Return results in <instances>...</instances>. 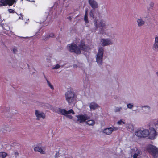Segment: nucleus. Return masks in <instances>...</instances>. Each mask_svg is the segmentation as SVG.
<instances>
[{
  "instance_id": "obj_21",
  "label": "nucleus",
  "mask_w": 158,
  "mask_h": 158,
  "mask_svg": "<svg viewBox=\"0 0 158 158\" xmlns=\"http://www.w3.org/2000/svg\"><path fill=\"white\" fill-rule=\"evenodd\" d=\"M15 2V0H6V6H12Z\"/></svg>"
},
{
  "instance_id": "obj_41",
  "label": "nucleus",
  "mask_w": 158,
  "mask_h": 158,
  "mask_svg": "<svg viewBox=\"0 0 158 158\" xmlns=\"http://www.w3.org/2000/svg\"><path fill=\"white\" fill-rule=\"evenodd\" d=\"M8 11L10 13H14L15 12L14 10L11 9H9L8 10Z\"/></svg>"
},
{
  "instance_id": "obj_32",
  "label": "nucleus",
  "mask_w": 158,
  "mask_h": 158,
  "mask_svg": "<svg viewBox=\"0 0 158 158\" xmlns=\"http://www.w3.org/2000/svg\"><path fill=\"white\" fill-rule=\"evenodd\" d=\"M133 106V104L131 103H129L127 105V108L130 109H132Z\"/></svg>"
},
{
  "instance_id": "obj_13",
  "label": "nucleus",
  "mask_w": 158,
  "mask_h": 158,
  "mask_svg": "<svg viewBox=\"0 0 158 158\" xmlns=\"http://www.w3.org/2000/svg\"><path fill=\"white\" fill-rule=\"evenodd\" d=\"M56 112L59 114H62L64 115H66V110L64 109H61L60 108H59L56 109Z\"/></svg>"
},
{
  "instance_id": "obj_10",
  "label": "nucleus",
  "mask_w": 158,
  "mask_h": 158,
  "mask_svg": "<svg viewBox=\"0 0 158 158\" xmlns=\"http://www.w3.org/2000/svg\"><path fill=\"white\" fill-rule=\"evenodd\" d=\"M90 118V117L86 114L80 115V123L84 122L86 120H88Z\"/></svg>"
},
{
  "instance_id": "obj_17",
  "label": "nucleus",
  "mask_w": 158,
  "mask_h": 158,
  "mask_svg": "<svg viewBox=\"0 0 158 158\" xmlns=\"http://www.w3.org/2000/svg\"><path fill=\"white\" fill-rule=\"evenodd\" d=\"M34 150L36 152H38L41 154H44L45 152L43 151L41 147H36L34 148Z\"/></svg>"
},
{
  "instance_id": "obj_20",
  "label": "nucleus",
  "mask_w": 158,
  "mask_h": 158,
  "mask_svg": "<svg viewBox=\"0 0 158 158\" xmlns=\"http://www.w3.org/2000/svg\"><path fill=\"white\" fill-rule=\"evenodd\" d=\"M151 124L153 126H155L156 127V130L157 131H158V120L153 121L151 122Z\"/></svg>"
},
{
  "instance_id": "obj_42",
  "label": "nucleus",
  "mask_w": 158,
  "mask_h": 158,
  "mask_svg": "<svg viewBox=\"0 0 158 158\" xmlns=\"http://www.w3.org/2000/svg\"><path fill=\"white\" fill-rule=\"evenodd\" d=\"M4 130H6V131H10L9 128L8 127H5V129H4V130H2V131H4Z\"/></svg>"
},
{
  "instance_id": "obj_19",
  "label": "nucleus",
  "mask_w": 158,
  "mask_h": 158,
  "mask_svg": "<svg viewBox=\"0 0 158 158\" xmlns=\"http://www.w3.org/2000/svg\"><path fill=\"white\" fill-rule=\"evenodd\" d=\"M142 110L145 112L149 111L150 110V108L148 106H142Z\"/></svg>"
},
{
  "instance_id": "obj_14",
  "label": "nucleus",
  "mask_w": 158,
  "mask_h": 158,
  "mask_svg": "<svg viewBox=\"0 0 158 158\" xmlns=\"http://www.w3.org/2000/svg\"><path fill=\"white\" fill-rule=\"evenodd\" d=\"M89 107L90 109L94 110L96 108L99 107V106L97 104L93 102L90 104Z\"/></svg>"
},
{
  "instance_id": "obj_47",
  "label": "nucleus",
  "mask_w": 158,
  "mask_h": 158,
  "mask_svg": "<svg viewBox=\"0 0 158 158\" xmlns=\"http://www.w3.org/2000/svg\"><path fill=\"white\" fill-rule=\"evenodd\" d=\"M156 74L157 76L158 77V72H156Z\"/></svg>"
},
{
  "instance_id": "obj_39",
  "label": "nucleus",
  "mask_w": 158,
  "mask_h": 158,
  "mask_svg": "<svg viewBox=\"0 0 158 158\" xmlns=\"http://www.w3.org/2000/svg\"><path fill=\"white\" fill-rule=\"evenodd\" d=\"M59 152H57L55 155V158H58V157L59 156Z\"/></svg>"
},
{
  "instance_id": "obj_6",
  "label": "nucleus",
  "mask_w": 158,
  "mask_h": 158,
  "mask_svg": "<svg viewBox=\"0 0 158 158\" xmlns=\"http://www.w3.org/2000/svg\"><path fill=\"white\" fill-rule=\"evenodd\" d=\"M101 45L102 46H105L112 45L113 44V42L110 39L102 38L100 41Z\"/></svg>"
},
{
  "instance_id": "obj_28",
  "label": "nucleus",
  "mask_w": 158,
  "mask_h": 158,
  "mask_svg": "<svg viewBox=\"0 0 158 158\" xmlns=\"http://www.w3.org/2000/svg\"><path fill=\"white\" fill-rule=\"evenodd\" d=\"M154 3L153 2H151L148 7V10H149L150 9L153 8L154 6Z\"/></svg>"
},
{
  "instance_id": "obj_50",
  "label": "nucleus",
  "mask_w": 158,
  "mask_h": 158,
  "mask_svg": "<svg viewBox=\"0 0 158 158\" xmlns=\"http://www.w3.org/2000/svg\"><path fill=\"white\" fill-rule=\"evenodd\" d=\"M20 15H21V16H22H22H23V15H22V14H20Z\"/></svg>"
},
{
  "instance_id": "obj_31",
  "label": "nucleus",
  "mask_w": 158,
  "mask_h": 158,
  "mask_svg": "<svg viewBox=\"0 0 158 158\" xmlns=\"http://www.w3.org/2000/svg\"><path fill=\"white\" fill-rule=\"evenodd\" d=\"M46 79L47 80V81L48 84V85L50 87V88L52 90H53L54 88L53 86L50 83L49 81L47 79Z\"/></svg>"
},
{
  "instance_id": "obj_25",
  "label": "nucleus",
  "mask_w": 158,
  "mask_h": 158,
  "mask_svg": "<svg viewBox=\"0 0 158 158\" xmlns=\"http://www.w3.org/2000/svg\"><path fill=\"white\" fill-rule=\"evenodd\" d=\"M0 6H6V0H0Z\"/></svg>"
},
{
  "instance_id": "obj_48",
  "label": "nucleus",
  "mask_w": 158,
  "mask_h": 158,
  "mask_svg": "<svg viewBox=\"0 0 158 158\" xmlns=\"http://www.w3.org/2000/svg\"><path fill=\"white\" fill-rule=\"evenodd\" d=\"M27 64V66H28V67L29 68V64Z\"/></svg>"
},
{
  "instance_id": "obj_2",
  "label": "nucleus",
  "mask_w": 158,
  "mask_h": 158,
  "mask_svg": "<svg viewBox=\"0 0 158 158\" xmlns=\"http://www.w3.org/2000/svg\"><path fill=\"white\" fill-rule=\"evenodd\" d=\"M104 52V48L100 47L98 48L96 55V60L98 65H101L102 63Z\"/></svg>"
},
{
  "instance_id": "obj_7",
  "label": "nucleus",
  "mask_w": 158,
  "mask_h": 158,
  "mask_svg": "<svg viewBox=\"0 0 158 158\" xmlns=\"http://www.w3.org/2000/svg\"><path fill=\"white\" fill-rule=\"evenodd\" d=\"M150 131L148 134L149 137L152 139H154L157 135L155 129L152 127L150 128Z\"/></svg>"
},
{
  "instance_id": "obj_37",
  "label": "nucleus",
  "mask_w": 158,
  "mask_h": 158,
  "mask_svg": "<svg viewBox=\"0 0 158 158\" xmlns=\"http://www.w3.org/2000/svg\"><path fill=\"white\" fill-rule=\"evenodd\" d=\"M60 65L59 64H57L55 66L53 67V69H57L60 67Z\"/></svg>"
},
{
  "instance_id": "obj_27",
  "label": "nucleus",
  "mask_w": 158,
  "mask_h": 158,
  "mask_svg": "<svg viewBox=\"0 0 158 158\" xmlns=\"http://www.w3.org/2000/svg\"><path fill=\"white\" fill-rule=\"evenodd\" d=\"M152 49L155 51H158V44L154 43L152 46Z\"/></svg>"
},
{
  "instance_id": "obj_44",
  "label": "nucleus",
  "mask_w": 158,
  "mask_h": 158,
  "mask_svg": "<svg viewBox=\"0 0 158 158\" xmlns=\"http://www.w3.org/2000/svg\"><path fill=\"white\" fill-rule=\"evenodd\" d=\"M67 18L69 20H71V17L70 16H69L67 17Z\"/></svg>"
},
{
  "instance_id": "obj_53",
  "label": "nucleus",
  "mask_w": 158,
  "mask_h": 158,
  "mask_svg": "<svg viewBox=\"0 0 158 158\" xmlns=\"http://www.w3.org/2000/svg\"><path fill=\"white\" fill-rule=\"evenodd\" d=\"M64 1H65V0H64Z\"/></svg>"
},
{
  "instance_id": "obj_4",
  "label": "nucleus",
  "mask_w": 158,
  "mask_h": 158,
  "mask_svg": "<svg viewBox=\"0 0 158 158\" xmlns=\"http://www.w3.org/2000/svg\"><path fill=\"white\" fill-rule=\"evenodd\" d=\"M149 131L145 129L143 130H139L135 132V135L139 137H146L148 135Z\"/></svg>"
},
{
  "instance_id": "obj_30",
  "label": "nucleus",
  "mask_w": 158,
  "mask_h": 158,
  "mask_svg": "<svg viewBox=\"0 0 158 158\" xmlns=\"http://www.w3.org/2000/svg\"><path fill=\"white\" fill-rule=\"evenodd\" d=\"M71 113L73 114H74V112L72 109H70L68 111H66V114Z\"/></svg>"
},
{
  "instance_id": "obj_8",
  "label": "nucleus",
  "mask_w": 158,
  "mask_h": 158,
  "mask_svg": "<svg viewBox=\"0 0 158 158\" xmlns=\"http://www.w3.org/2000/svg\"><path fill=\"white\" fill-rule=\"evenodd\" d=\"M88 2L89 5L94 9L98 7V4L95 0H88Z\"/></svg>"
},
{
  "instance_id": "obj_24",
  "label": "nucleus",
  "mask_w": 158,
  "mask_h": 158,
  "mask_svg": "<svg viewBox=\"0 0 158 158\" xmlns=\"http://www.w3.org/2000/svg\"><path fill=\"white\" fill-rule=\"evenodd\" d=\"M54 36V34L53 33H51L49 35H48L45 36L44 40H46L49 38L51 37H53Z\"/></svg>"
},
{
  "instance_id": "obj_9",
  "label": "nucleus",
  "mask_w": 158,
  "mask_h": 158,
  "mask_svg": "<svg viewBox=\"0 0 158 158\" xmlns=\"http://www.w3.org/2000/svg\"><path fill=\"white\" fill-rule=\"evenodd\" d=\"M35 114L37 118V119L39 120L41 118L43 119L45 118V114L43 112H39L37 110L35 111Z\"/></svg>"
},
{
  "instance_id": "obj_1",
  "label": "nucleus",
  "mask_w": 158,
  "mask_h": 158,
  "mask_svg": "<svg viewBox=\"0 0 158 158\" xmlns=\"http://www.w3.org/2000/svg\"><path fill=\"white\" fill-rule=\"evenodd\" d=\"M65 99L69 104L76 101L77 96L74 92L71 89L68 90L65 94Z\"/></svg>"
},
{
  "instance_id": "obj_22",
  "label": "nucleus",
  "mask_w": 158,
  "mask_h": 158,
  "mask_svg": "<svg viewBox=\"0 0 158 158\" xmlns=\"http://www.w3.org/2000/svg\"><path fill=\"white\" fill-rule=\"evenodd\" d=\"M87 10H86L85 11V14L84 15V20L85 23L87 24L89 22L88 19Z\"/></svg>"
},
{
  "instance_id": "obj_29",
  "label": "nucleus",
  "mask_w": 158,
  "mask_h": 158,
  "mask_svg": "<svg viewBox=\"0 0 158 158\" xmlns=\"http://www.w3.org/2000/svg\"><path fill=\"white\" fill-rule=\"evenodd\" d=\"M7 156V153L4 152H2L0 153V157L4 158Z\"/></svg>"
},
{
  "instance_id": "obj_35",
  "label": "nucleus",
  "mask_w": 158,
  "mask_h": 158,
  "mask_svg": "<svg viewBox=\"0 0 158 158\" xmlns=\"http://www.w3.org/2000/svg\"><path fill=\"white\" fill-rule=\"evenodd\" d=\"M111 128V130H112V132L113 131H116L117 130H118V128L116 127H110Z\"/></svg>"
},
{
  "instance_id": "obj_5",
  "label": "nucleus",
  "mask_w": 158,
  "mask_h": 158,
  "mask_svg": "<svg viewBox=\"0 0 158 158\" xmlns=\"http://www.w3.org/2000/svg\"><path fill=\"white\" fill-rule=\"evenodd\" d=\"M68 47V50L70 52L77 53L79 52V48L75 44H69Z\"/></svg>"
},
{
  "instance_id": "obj_36",
  "label": "nucleus",
  "mask_w": 158,
  "mask_h": 158,
  "mask_svg": "<svg viewBox=\"0 0 158 158\" xmlns=\"http://www.w3.org/2000/svg\"><path fill=\"white\" fill-rule=\"evenodd\" d=\"M67 118L69 119H72L73 117L71 115H68V114H66V115H65Z\"/></svg>"
},
{
  "instance_id": "obj_46",
  "label": "nucleus",
  "mask_w": 158,
  "mask_h": 158,
  "mask_svg": "<svg viewBox=\"0 0 158 158\" xmlns=\"http://www.w3.org/2000/svg\"><path fill=\"white\" fill-rule=\"evenodd\" d=\"M95 24V25L96 26V28H98V27H97V24L96 23H94Z\"/></svg>"
},
{
  "instance_id": "obj_45",
  "label": "nucleus",
  "mask_w": 158,
  "mask_h": 158,
  "mask_svg": "<svg viewBox=\"0 0 158 158\" xmlns=\"http://www.w3.org/2000/svg\"><path fill=\"white\" fill-rule=\"evenodd\" d=\"M76 116H77V120L78 121H79V115H77Z\"/></svg>"
},
{
  "instance_id": "obj_18",
  "label": "nucleus",
  "mask_w": 158,
  "mask_h": 158,
  "mask_svg": "<svg viewBox=\"0 0 158 158\" xmlns=\"http://www.w3.org/2000/svg\"><path fill=\"white\" fill-rule=\"evenodd\" d=\"M127 129L130 131H132L134 130V127L131 124H127L126 127Z\"/></svg>"
},
{
  "instance_id": "obj_49",
  "label": "nucleus",
  "mask_w": 158,
  "mask_h": 158,
  "mask_svg": "<svg viewBox=\"0 0 158 158\" xmlns=\"http://www.w3.org/2000/svg\"><path fill=\"white\" fill-rule=\"evenodd\" d=\"M75 66H76H76H77V65H74V67H75Z\"/></svg>"
},
{
  "instance_id": "obj_26",
  "label": "nucleus",
  "mask_w": 158,
  "mask_h": 158,
  "mask_svg": "<svg viewBox=\"0 0 158 158\" xmlns=\"http://www.w3.org/2000/svg\"><path fill=\"white\" fill-rule=\"evenodd\" d=\"M141 151H138L137 152L135 153L133 155V158H137L138 156L141 155Z\"/></svg>"
},
{
  "instance_id": "obj_40",
  "label": "nucleus",
  "mask_w": 158,
  "mask_h": 158,
  "mask_svg": "<svg viewBox=\"0 0 158 158\" xmlns=\"http://www.w3.org/2000/svg\"><path fill=\"white\" fill-rule=\"evenodd\" d=\"M154 43H157V44H158V36H156L155 37Z\"/></svg>"
},
{
  "instance_id": "obj_23",
  "label": "nucleus",
  "mask_w": 158,
  "mask_h": 158,
  "mask_svg": "<svg viewBox=\"0 0 158 158\" xmlns=\"http://www.w3.org/2000/svg\"><path fill=\"white\" fill-rule=\"evenodd\" d=\"M86 123L89 125L93 126L95 124V122L94 120H90L87 121Z\"/></svg>"
},
{
  "instance_id": "obj_33",
  "label": "nucleus",
  "mask_w": 158,
  "mask_h": 158,
  "mask_svg": "<svg viewBox=\"0 0 158 158\" xmlns=\"http://www.w3.org/2000/svg\"><path fill=\"white\" fill-rule=\"evenodd\" d=\"M122 109V108L121 107H116L114 109V111L115 112H119Z\"/></svg>"
},
{
  "instance_id": "obj_11",
  "label": "nucleus",
  "mask_w": 158,
  "mask_h": 158,
  "mask_svg": "<svg viewBox=\"0 0 158 158\" xmlns=\"http://www.w3.org/2000/svg\"><path fill=\"white\" fill-rule=\"evenodd\" d=\"M98 26L101 28L100 32L102 33V31H103V29H106V28L105 23L102 20H101L99 22L98 24Z\"/></svg>"
},
{
  "instance_id": "obj_38",
  "label": "nucleus",
  "mask_w": 158,
  "mask_h": 158,
  "mask_svg": "<svg viewBox=\"0 0 158 158\" xmlns=\"http://www.w3.org/2000/svg\"><path fill=\"white\" fill-rule=\"evenodd\" d=\"M122 123H123V124H125V122L124 121H122L121 120H120V121H118L117 122V123L118 124V125H121Z\"/></svg>"
},
{
  "instance_id": "obj_16",
  "label": "nucleus",
  "mask_w": 158,
  "mask_h": 158,
  "mask_svg": "<svg viewBox=\"0 0 158 158\" xmlns=\"http://www.w3.org/2000/svg\"><path fill=\"white\" fill-rule=\"evenodd\" d=\"M103 132L107 135H110L112 133V130L110 127L107 128L105 129Z\"/></svg>"
},
{
  "instance_id": "obj_34",
  "label": "nucleus",
  "mask_w": 158,
  "mask_h": 158,
  "mask_svg": "<svg viewBox=\"0 0 158 158\" xmlns=\"http://www.w3.org/2000/svg\"><path fill=\"white\" fill-rule=\"evenodd\" d=\"M89 15L90 17H92L93 18H94V15L93 10H91L89 13Z\"/></svg>"
},
{
  "instance_id": "obj_15",
  "label": "nucleus",
  "mask_w": 158,
  "mask_h": 158,
  "mask_svg": "<svg viewBox=\"0 0 158 158\" xmlns=\"http://www.w3.org/2000/svg\"><path fill=\"white\" fill-rule=\"evenodd\" d=\"M89 47L85 44L80 45V50H83L85 51H87L89 50Z\"/></svg>"
},
{
  "instance_id": "obj_43",
  "label": "nucleus",
  "mask_w": 158,
  "mask_h": 158,
  "mask_svg": "<svg viewBox=\"0 0 158 158\" xmlns=\"http://www.w3.org/2000/svg\"><path fill=\"white\" fill-rule=\"evenodd\" d=\"M17 50L15 48H14L13 49V52L14 53H15L17 52Z\"/></svg>"
},
{
  "instance_id": "obj_12",
  "label": "nucleus",
  "mask_w": 158,
  "mask_h": 158,
  "mask_svg": "<svg viewBox=\"0 0 158 158\" xmlns=\"http://www.w3.org/2000/svg\"><path fill=\"white\" fill-rule=\"evenodd\" d=\"M136 22L138 27H141L143 26L145 24V21L141 18H140L137 20Z\"/></svg>"
},
{
  "instance_id": "obj_52",
  "label": "nucleus",
  "mask_w": 158,
  "mask_h": 158,
  "mask_svg": "<svg viewBox=\"0 0 158 158\" xmlns=\"http://www.w3.org/2000/svg\"><path fill=\"white\" fill-rule=\"evenodd\" d=\"M19 19H21V18H20V17H19Z\"/></svg>"
},
{
  "instance_id": "obj_51",
  "label": "nucleus",
  "mask_w": 158,
  "mask_h": 158,
  "mask_svg": "<svg viewBox=\"0 0 158 158\" xmlns=\"http://www.w3.org/2000/svg\"><path fill=\"white\" fill-rule=\"evenodd\" d=\"M8 110L9 111H10V109H8Z\"/></svg>"
},
{
  "instance_id": "obj_3",
  "label": "nucleus",
  "mask_w": 158,
  "mask_h": 158,
  "mask_svg": "<svg viewBox=\"0 0 158 158\" xmlns=\"http://www.w3.org/2000/svg\"><path fill=\"white\" fill-rule=\"evenodd\" d=\"M147 149L148 152L152 155L154 158L158 157V149L155 146L150 145L147 146Z\"/></svg>"
}]
</instances>
